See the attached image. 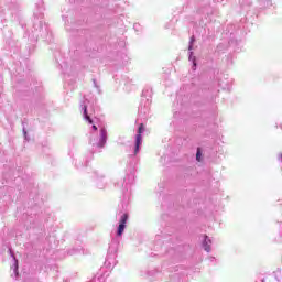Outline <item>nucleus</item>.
Instances as JSON below:
<instances>
[{"instance_id": "obj_1", "label": "nucleus", "mask_w": 282, "mask_h": 282, "mask_svg": "<svg viewBox=\"0 0 282 282\" xmlns=\"http://www.w3.org/2000/svg\"><path fill=\"white\" fill-rule=\"evenodd\" d=\"M144 130V123H141L138 130V134L135 138V149H134V155H138V152L140 151V144H142V131Z\"/></svg>"}, {"instance_id": "obj_2", "label": "nucleus", "mask_w": 282, "mask_h": 282, "mask_svg": "<svg viewBox=\"0 0 282 282\" xmlns=\"http://www.w3.org/2000/svg\"><path fill=\"white\" fill-rule=\"evenodd\" d=\"M127 219H129V215L123 214L119 220V227L117 231L118 237H122V232H124V228H127Z\"/></svg>"}, {"instance_id": "obj_3", "label": "nucleus", "mask_w": 282, "mask_h": 282, "mask_svg": "<svg viewBox=\"0 0 282 282\" xmlns=\"http://www.w3.org/2000/svg\"><path fill=\"white\" fill-rule=\"evenodd\" d=\"M107 144V130L102 129L100 131V143L99 147H105Z\"/></svg>"}, {"instance_id": "obj_4", "label": "nucleus", "mask_w": 282, "mask_h": 282, "mask_svg": "<svg viewBox=\"0 0 282 282\" xmlns=\"http://www.w3.org/2000/svg\"><path fill=\"white\" fill-rule=\"evenodd\" d=\"M210 243H212V241L209 240L208 236H205L204 248H205L206 252H210Z\"/></svg>"}, {"instance_id": "obj_5", "label": "nucleus", "mask_w": 282, "mask_h": 282, "mask_svg": "<svg viewBox=\"0 0 282 282\" xmlns=\"http://www.w3.org/2000/svg\"><path fill=\"white\" fill-rule=\"evenodd\" d=\"M196 160L197 162H202V150L199 148L197 149Z\"/></svg>"}, {"instance_id": "obj_6", "label": "nucleus", "mask_w": 282, "mask_h": 282, "mask_svg": "<svg viewBox=\"0 0 282 282\" xmlns=\"http://www.w3.org/2000/svg\"><path fill=\"white\" fill-rule=\"evenodd\" d=\"M93 129H94L95 131H98V128H97L96 126H93Z\"/></svg>"}, {"instance_id": "obj_7", "label": "nucleus", "mask_w": 282, "mask_h": 282, "mask_svg": "<svg viewBox=\"0 0 282 282\" xmlns=\"http://www.w3.org/2000/svg\"><path fill=\"white\" fill-rule=\"evenodd\" d=\"M87 119L89 120V122H91V119H89V117H87Z\"/></svg>"}]
</instances>
